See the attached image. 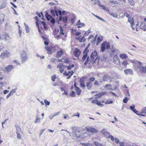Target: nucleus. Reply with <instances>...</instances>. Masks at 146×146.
Wrapping results in <instances>:
<instances>
[{"mask_svg": "<svg viewBox=\"0 0 146 146\" xmlns=\"http://www.w3.org/2000/svg\"><path fill=\"white\" fill-rule=\"evenodd\" d=\"M95 78H94L92 77L91 78H90L89 80V81L90 82H94L95 80Z\"/></svg>", "mask_w": 146, "mask_h": 146, "instance_id": "603ef678", "label": "nucleus"}, {"mask_svg": "<svg viewBox=\"0 0 146 146\" xmlns=\"http://www.w3.org/2000/svg\"><path fill=\"white\" fill-rule=\"evenodd\" d=\"M85 79V78L84 77H82V78L80 80V82H85L84 80Z\"/></svg>", "mask_w": 146, "mask_h": 146, "instance_id": "79ce46f5", "label": "nucleus"}, {"mask_svg": "<svg viewBox=\"0 0 146 146\" xmlns=\"http://www.w3.org/2000/svg\"><path fill=\"white\" fill-rule=\"evenodd\" d=\"M85 82H80V85L81 87H83L84 89L86 87V86L85 84Z\"/></svg>", "mask_w": 146, "mask_h": 146, "instance_id": "4c0bfd02", "label": "nucleus"}, {"mask_svg": "<svg viewBox=\"0 0 146 146\" xmlns=\"http://www.w3.org/2000/svg\"><path fill=\"white\" fill-rule=\"evenodd\" d=\"M97 104L101 107H102L103 106V105L101 104V102H99L98 101L97 102Z\"/></svg>", "mask_w": 146, "mask_h": 146, "instance_id": "c03bdc74", "label": "nucleus"}, {"mask_svg": "<svg viewBox=\"0 0 146 146\" xmlns=\"http://www.w3.org/2000/svg\"><path fill=\"white\" fill-rule=\"evenodd\" d=\"M89 50L87 49V48H86L84 50L83 54H84L82 58V59L83 61H84L85 60L86 58H87V53L88 52Z\"/></svg>", "mask_w": 146, "mask_h": 146, "instance_id": "9d476101", "label": "nucleus"}, {"mask_svg": "<svg viewBox=\"0 0 146 146\" xmlns=\"http://www.w3.org/2000/svg\"><path fill=\"white\" fill-rule=\"evenodd\" d=\"M110 14V15L113 16V17L115 18H117L118 17V15L116 14H115L113 13H109Z\"/></svg>", "mask_w": 146, "mask_h": 146, "instance_id": "e433bc0d", "label": "nucleus"}, {"mask_svg": "<svg viewBox=\"0 0 146 146\" xmlns=\"http://www.w3.org/2000/svg\"><path fill=\"white\" fill-rule=\"evenodd\" d=\"M131 62L133 64L135 70H137L139 69L140 72L143 74L146 73V66H143L141 62L135 60H131Z\"/></svg>", "mask_w": 146, "mask_h": 146, "instance_id": "f257e3e1", "label": "nucleus"}, {"mask_svg": "<svg viewBox=\"0 0 146 146\" xmlns=\"http://www.w3.org/2000/svg\"><path fill=\"white\" fill-rule=\"evenodd\" d=\"M56 78V75H54L52 76L51 80L53 81H55V79Z\"/></svg>", "mask_w": 146, "mask_h": 146, "instance_id": "37998d69", "label": "nucleus"}, {"mask_svg": "<svg viewBox=\"0 0 146 146\" xmlns=\"http://www.w3.org/2000/svg\"><path fill=\"white\" fill-rule=\"evenodd\" d=\"M111 44L109 42L105 41L101 44V50L102 52H104L106 49H109L110 47Z\"/></svg>", "mask_w": 146, "mask_h": 146, "instance_id": "7ed1b4c3", "label": "nucleus"}, {"mask_svg": "<svg viewBox=\"0 0 146 146\" xmlns=\"http://www.w3.org/2000/svg\"><path fill=\"white\" fill-rule=\"evenodd\" d=\"M63 53L62 50H60L57 52L56 57L57 58H60L63 54Z\"/></svg>", "mask_w": 146, "mask_h": 146, "instance_id": "412c9836", "label": "nucleus"}, {"mask_svg": "<svg viewBox=\"0 0 146 146\" xmlns=\"http://www.w3.org/2000/svg\"><path fill=\"white\" fill-rule=\"evenodd\" d=\"M6 5V3H3L1 6V8H4Z\"/></svg>", "mask_w": 146, "mask_h": 146, "instance_id": "864d4df0", "label": "nucleus"}, {"mask_svg": "<svg viewBox=\"0 0 146 146\" xmlns=\"http://www.w3.org/2000/svg\"><path fill=\"white\" fill-rule=\"evenodd\" d=\"M54 117V114L53 115H50L49 116V118L50 119H52V118Z\"/></svg>", "mask_w": 146, "mask_h": 146, "instance_id": "69168bd1", "label": "nucleus"}, {"mask_svg": "<svg viewBox=\"0 0 146 146\" xmlns=\"http://www.w3.org/2000/svg\"><path fill=\"white\" fill-rule=\"evenodd\" d=\"M119 57L123 59H125L127 57V56L125 54H121L119 55Z\"/></svg>", "mask_w": 146, "mask_h": 146, "instance_id": "5701e85b", "label": "nucleus"}, {"mask_svg": "<svg viewBox=\"0 0 146 146\" xmlns=\"http://www.w3.org/2000/svg\"><path fill=\"white\" fill-rule=\"evenodd\" d=\"M121 64L122 65L126 66L127 65L129 64L127 61L125 60L122 62Z\"/></svg>", "mask_w": 146, "mask_h": 146, "instance_id": "cd10ccee", "label": "nucleus"}, {"mask_svg": "<svg viewBox=\"0 0 146 146\" xmlns=\"http://www.w3.org/2000/svg\"><path fill=\"white\" fill-rule=\"evenodd\" d=\"M140 28L142 29H146V24L144 22H142L140 25Z\"/></svg>", "mask_w": 146, "mask_h": 146, "instance_id": "aec40b11", "label": "nucleus"}, {"mask_svg": "<svg viewBox=\"0 0 146 146\" xmlns=\"http://www.w3.org/2000/svg\"><path fill=\"white\" fill-rule=\"evenodd\" d=\"M94 85H95L99 86L100 84L98 83V82L97 80H95L94 83Z\"/></svg>", "mask_w": 146, "mask_h": 146, "instance_id": "052dcab7", "label": "nucleus"}, {"mask_svg": "<svg viewBox=\"0 0 146 146\" xmlns=\"http://www.w3.org/2000/svg\"><path fill=\"white\" fill-rule=\"evenodd\" d=\"M74 64H72L71 65L68 66L67 68V69L68 70H70L72 68H73L74 67Z\"/></svg>", "mask_w": 146, "mask_h": 146, "instance_id": "58836bf2", "label": "nucleus"}, {"mask_svg": "<svg viewBox=\"0 0 146 146\" xmlns=\"http://www.w3.org/2000/svg\"><path fill=\"white\" fill-rule=\"evenodd\" d=\"M128 100V99L126 97L123 100V102L124 103H126Z\"/></svg>", "mask_w": 146, "mask_h": 146, "instance_id": "a18cd8bd", "label": "nucleus"}, {"mask_svg": "<svg viewBox=\"0 0 146 146\" xmlns=\"http://www.w3.org/2000/svg\"><path fill=\"white\" fill-rule=\"evenodd\" d=\"M74 54L75 56L78 57L80 54V51L78 48H76L74 50Z\"/></svg>", "mask_w": 146, "mask_h": 146, "instance_id": "f8f14e48", "label": "nucleus"}, {"mask_svg": "<svg viewBox=\"0 0 146 146\" xmlns=\"http://www.w3.org/2000/svg\"><path fill=\"white\" fill-rule=\"evenodd\" d=\"M45 49L48 51L49 53H51L52 51H51L50 50V48L48 46H46L45 47Z\"/></svg>", "mask_w": 146, "mask_h": 146, "instance_id": "2f4dec72", "label": "nucleus"}, {"mask_svg": "<svg viewBox=\"0 0 146 146\" xmlns=\"http://www.w3.org/2000/svg\"><path fill=\"white\" fill-rule=\"evenodd\" d=\"M17 90V88H15L14 89H13L11 91L10 93L12 95H13L14 93L15 92V91Z\"/></svg>", "mask_w": 146, "mask_h": 146, "instance_id": "f704fd0d", "label": "nucleus"}, {"mask_svg": "<svg viewBox=\"0 0 146 146\" xmlns=\"http://www.w3.org/2000/svg\"><path fill=\"white\" fill-rule=\"evenodd\" d=\"M90 58V59L89 58V56L87 57L86 61L88 62L90 61V62H92L93 63H98L99 58L96 51H94V52H92Z\"/></svg>", "mask_w": 146, "mask_h": 146, "instance_id": "f03ea898", "label": "nucleus"}, {"mask_svg": "<svg viewBox=\"0 0 146 146\" xmlns=\"http://www.w3.org/2000/svg\"><path fill=\"white\" fill-rule=\"evenodd\" d=\"M92 14L93 15L96 17V18H97V19H98L104 22H105V20L103 19L102 18H101L100 17H99V16H98L97 15H95L92 13Z\"/></svg>", "mask_w": 146, "mask_h": 146, "instance_id": "bb28decb", "label": "nucleus"}, {"mask_svg": "<svg viewBox=\"0 0 146 146\" xmlns=\"http://www.w3.org/2000/svg\"><path fill=\"white\" fill-rule=\"evenodd\" d=\"M5 15L4 14H0V23H2L4 21Z\"/></svg>", "mask_w": 146, "mask_h": 146, "instance_id": "4be33fe9", "label": "nucleus"}, {"mask_svg": "<svg viewBox=\"0 0 146 146\" xmlns=\"http://www.w3.org/2000/svg\"><path fill=\"white\" fill-rule=\"evenodd\" d=\"M85 24L84 23H80V25L78 26V28H80L81 27H83L84 25Z\"/></svg>", "mask_w": 146, "mask_h": 146, "instance_id": "5fc2aeb1", "label": "nucleus"}, {"mask_svg": "<svg viewBox=\"0 0 146 146\" xmlns=\"http://www.w3.org/2000/svg\"><path fill=\"white\" fill-rule=\"evenodd\" d=\"M63 66L64 65L62 64H60L57 66V68H59L60 72L61 73H62L64 71Z\"/></svg>", "mask_w": 146, "mask_h": 146, "instance_id": "f3484780", "label": "nucleus"}, {"mask_svg": "<svg viewBox=\"0 0 146 146\" xmlns=\"http://www.w3.org/2000/svg\"><path fill=\"white\" fill-rule=\"evenodd\" d=\"M92 86V84L90 82H87L86 83V87L88 89L90 90Z\"/></svg>", "mask_w": 146, "mask_h": 146, "instance_id": "393cba45", "label": "nucleus"}, {"mask_svg": "<svg viewBox=\"0 0 146 146\" xmlns=\"http://www.w3.org/2000/svg\"><path fill=\"white\" fill-rule=\"evenodd\" d=\"M76 91L77 94L78 95H80L81 92V90L78 87H76Z\"/></svg>", "mask_w": 146, "mask_h": 146, "instance_id": "a878e982", "label": "nucleus"}, {"mask_svg": "<svg viewBox=\"0 0 146 146\" xmlns=\"http://www.w3.org/2000/svg\"><path fill=\"white\" fill-rule=\"evenodd\" d=\"M40 118L38 117L37 116H36L35 120L34 121V122L35 123H39L40 121Z\"/></svg>", "mask_w": 146, "mask_h": 146, "instance_id": "c756f323", "label": "nucleus"}, {"mask_svg": "<svg viewBox=\"0 0 146 146\" xmlns=\"http://www.w3.org/2000/svg\"><path fill=\"white\" fill-rule=\"evenodd\" d=\"M93 143L96 146H100V144L97 142L94 141L93 142Z\"/></svg>", "mask_w": 146, "mask_h": 146, "instance_id": "49530a36", "label": "nucleus"}, {"mask_svg": "<svg viewBox=\"0 0 146 146\" xmlns=\"http://www.w3.org/2000/svg\"><path fill=\"white\" fill-rule=\"evenodd\" d=\"M59 29L60 30V34H62V35H64V33L63 32V30L61 26H59Z\"/></svg>", "mask_w": 146, "mask_h": 146, "instance_id": "72a5a7b5", "label": "nucleus"}, {"mask_svg": "<svg viewBox=\"0 0 146 146\" xmlns=\"http://www.w3.org/2000/svg\"><path fill=\"white\" fill-rule=\"evenodd\" d=\"M45 130V129H42L40 131V134H39V136L40 137L41 135L43 133L44 130Z\"/></svg>", "mask_w": 146, "mask_h": 146, "instance_id": "6e6d98bb", "label": "nucleus"}, {"mask_svg": "<svg viewBox=\"0 0 146 146\" xmlns=\"http://www.w3.org/2000/svg\"><path fill=\"white\" fill-rule=\"evenodd\" d=\"M70 95L72 97H75L76 96L75 92L74 91H73Z\"/></svg>", "mask_w": 146, "mask_h": 146, "instance_id": "8fccbe9b", "label": "nucleus"}, {"mask_svg": "<svg viewBox=\"0 0 146 146\" xmlns=\"http://www.w3.org/2000/svg\"><path fill=\"white\" fill-rule=\"evenodd\" d=\"M10 56V53L7 50L3 52L0 55V57L2 59L7 58Z\"/></svg>", "mask_w": 146, "mask_h": 146, "instance_id": "39448f33", "label": "nucleus"}, {"mask_svg": "<svg viewBox=\"0 0 146 146\" xmlns=\"http://www.w3.org/2000/svg\"><path fill=\"white\" fill-rule=\"evenodd\" d=\"M44 102L47 105H49L50 104V102L46 101V100H44Z\"/></svg>", "mask_w": 146, "mask_h": 146, "instance_id": "4d7b16f0", "label": "nucleus"}, {"mask_svg": "<svg viewBox=\"0 0 146 146\" xmlns=\"http://www.w3.org/2000/svg\"><path fill=\"white\" fill-rule=\"evenodd\" d=\"M62 21L64 23H66L67 22V18L66 17H65L63 18Z\"/></svg>", "mask_w": 146, "mask_h": 146, "instance_id": "ea45409f", "label": "nucleus"}, {"mask_svg": "<svg viewBox=\"0 0 146 146\" xmlns=\"http://www.w3.org/2000/svg\"><path fill=\"white\" fill-rule=\"evenodd\" d=\"M14 68V66L12 65H9L5 67V69L6 71L8 72H10Z\"/></svg>", "mask_w": 146, "mask_h": 146, "instance_id": "ddd939ff", "label": "nucleus"}, {"mask_svg": "<svg viewBox=\"0 0 146 146\" xmlns=\"http://www.w3.org/2000/svg\"><path fill=\"white\" fill-rule=\"evenodd\" d=\"M102 79L103 81L106 82L108 81L109 79H110L111 77L107 74H105L103 75Z\"/></svg>", "mask_w": 146, "mask_h": 146, "instance_id": "9b49d317", "label": "nucleus"}, {"mask_svg": "<svg viewBox=\"0 0 146 146\" xmlns=\"http://www.w3.org/2000/svg\"><path fill=\"white\" fill-rule=\"evenodd\" d=\"M135 108V106L134 105H133L132 106H131L130 107V109L133 111V110H134V109Z\"/></svg>", "mask_w": 146, "mask_h": 146, "instance_id": "338daca9", "label": "nucleus"}, {"mask_svg": "<svg viewBox=\"0 0 146 146\" xmlns=\"http://www.w3.org/2000/svg\"><path fill=\"white\" fill-rule=\"evenodd\" d=\"M125 16L127 17H129V15L127 13H125L124 14V16Z\"/></svg>", "mask_w": 146, "mask_h": 146, "instance_id": "bf43d9fd", "label": "nucleus"}, {"mask_svg": "<svg viewBox=\"0 0 146 146\" xmlns=\"http://www.w3.org/2000/svg\"><path fill=\"white\" fill-rule=\"evenodd\" d=\"M21 61L23 63L26 61L28 59L27 53L25 51H23L21 53Z\"/></svg>", "mask_w": 146, "mask_h": 146, "instance_id": "20e7f679", "label": "nucleus"}, {"mask_svg": "<svg viewBox=\"0 0 146 146\" xmlns=\"http://www.w3.org/2000/svg\"><path fill=\"white\" fill-rule=\"evenodd\" d=\"M98 6L100 7H102V9L106 11H109V9L105 6L101 5L100 4H98Z\"/></svg>", "mask_w": 146, "mask_h": 146, "instance_id": "b1692460", "label": "nucleus"}, {"mask_svg": "<svg viewBox=\"0 0 146 146\" xmlns=\"http://www.w3.org/2000/svg\"><path fill=\"white\" fill-rule=\"evenodd\" d=\"M113 101H109L107 100L106 102H105V104H110L113 103Z\"/></svg>", "mask_w": 146, "mask_h": 146, "instance_id": "09e8293b", "label": "nucleus"}, {"mask_svg": "<svg viewBox=\"0 0 146 146\" xmlns=\"http://www.w3.org/2000/svg\"><path fill=\"white\" fill-rule=\"evenodd\" d=\"M110 2L113 4H117V1H110Z\"/></svg>", "mask_w": 146, "mask_h": 146, "instance_id": "680f3d73", "label": "nucleus"}, {"mask_svg": "<svg viewBox=\"0 0 146 146\" xmlns=\"http://www.w3.org/2000/svg\"><path fill=\"white\" fill-rule=\"evenodd\" d=\"M113 62L114 63H117V64L120 65V62L119 58L118 57L117 54H115L113 57Z\"/></svg>", "mask_w": 146, "mask_h": 146, "instance_id": "6e6552de", "label": "nucleus"}, {"mask_svg": "<svg viewBox=\"0 0 146 146\" xmlns=\"http://www.w3.org/2000/svg\"><path fill=\"white\" fill-rule=\"evenodd\" d=\"M124 72L126 75H133V70L131 69H127L124 70Z\"/></svg>", "mask_w": 146, "mask_h": 146, "instance_id": "1a4fd4ad", "label": "nucleus"}, {"mask_svg": "<svg viewBox=\"0 0 146 146\" xmlns=\"http://www.w3.org/2000/svg\"><path fill=\"white\" fill-rule=\"evenodd\" d=\"M106 93V92H102L95 95V96H97L96 97V99H97V98L100 97L102 96L105 95Z\"/></svg>", "mask_w": 146, "mask_h": 146, "instance_id": "a211bd4d", "label": "nucleus"}, {"mask_svg": "<svg viewBox=\"0 0 146 146\" xmlns=\"http://www.w3.org/2000/svg\"><path fill=\"white\" fill-rule=\"evenodd\" d=\"M24 24L25 25V28L26 32L27 33H28L29 31V28L28 26L27 25H26L25 23Z\"/></svg>", "mask_w": 146, "mask_h": 146, "instance_id": "7c9ffc66", "label": "nucleus"}, {"mask_svg": "<svg viewBox=\"0 0 146 146\" xmlns=\"http://www.w3.org/2000/svg\"><path fill=\"white\" fill-rule=\"evenodd\" d=\"M112 86L111 84H106L104 87V89L108 90H113V89L112 88Z\"/></svg>", "mask_w": 146, "mask_h": 146, "instance_id": "2eb2a0df", "label": "nucleus"}, {"mask_svg": "<svg viewBox=\"0 0 146 146\" xmlns=\"http://www.w3.org/2000/svg\"><path fill=\"white\" fill-rule=\"evenodd\" d=\"M128 21L130 23L131 26L132 28V29L134 30V27H133L134 25V20L133 18L131 19V17H129L128 18Z\"/></svg>", "mask_w": 146, "mask_h": 146, "instance_id": "dca6fc26", "label": "nucleus"}, {"mask_svg": "<svg viewBox=\"0 0 146 146\" xmlns=\"http://www.w3.org/2000/svg\"><path fill=\"white\" fill-rule=\"evenodd\" d=\"M133 111L135 113H136L137 115H140V114L137 113V112H138V111L137 110H136V109H134V110H133Z\"/></svg>", "mask_w": 146, "mask_h": 146, "instance_id": "13d9d810", "label": "nucleus"}, {"mask_svg": "<svg viewBox=\"0 0 146 146\" xmlns=\"http://www.w3.org/2000/svg\"><path fill=\"white\" fill-rule=\"evenodd\" d=\"M46 18L48 21H49L52 18V17L50 15L48 14L47 13L46 14Z\"/></svg>", "mask_w": 146, "mask_h": 146, "instance_id": "c85d7f7f", "label": "nucleus"}, {"mask_svg": "<svg viewBox=\"0 0 146 146\" xmlns=\"http://www.w3.org/2000/svg\"><path fill=\"white\" fill-rule=\"evenodd\" d=\"M63 74L65 76H68L69 75V74L67 72L65 71L63 73Z\"/></svg>", "mask_w": 146, "mask_h": 146, "instance_id": "774afa93", "label": "nucleus"}, {"mask_svg": "<svg viewBox=\"0 0 146 146\" xmlns=\"http://www.w3.org/2000/svg\"><path fill=\"white\" fill-rule=\"evenodd\" d=\"M85 129L93 133H97L98 132V131L96 129L90 126L86 127Z\"/></svg>", "mask_w": 146, "mask_h": 146, "instance_id": "0eeeda50", "label": "nucleus"}, {"mask_svg": "<svg viewBox=\"0 0 146 146\" xmlns=\"http://www.w3.org/2000/svg\"><path fill=\"white\" fill-rule=\"evenodd\" d=\"M17 137L19 139H20L21 138L20 134L18 133H17Z\"/></svg>", "mask_w": 146, "mask_h": 146, "instance_id": "0e129e2a", "label": "nucleus"}, {"mask_svg": "<svg viewBox=\"0 0 146 146\" xmlns=\"http://www.w3.org/2000/svg\"><path fill=\"white\" fill-rule=\"evenodd\" d=\"M63 62L66 63L68 64L69 62V61L67 59H63Z\"/></svg>", "mask_w": 146, "mask_h": 146, "instance_id": "3c124183", "label": "nucleus"}, {"mask_svg": "<svg viewBox=\"0 0 146 146\" xmlns=\"http://www.w3.org/2000/svg\"><path fill=\"white\" fill-rule=\"evenodd\" d=\"M98 101V100H93L92 101V103H95L97 104Z\"/></svg>", "mask_w": 146, "mask_h": 146, "instance_id": "e2e57ef3", "label": "nucleus"}, {"mask_svg": "<svg viewBox=\"0 0 146 146\" xmlns=\"http://www.w3.org/2000/svg\"><path fill=\"white\" fill-rule=\"evenodd\" d=\"M50 22L51 23L53 24V25H54L55 23V20L54 19L52 18L50 20Z\"/></svg>", "mask_w": 146, "mask_h": 146, "instance_id": "c9c22d12", "label": "nucleus"}, {"mask_svg": "<svg viewBox=\"0 0 146 146\" xmlns=\"http://www.w3.org/2000/svg\"><path fill=\"white\" fill-rule=\"evenodd\" d=\"M129 1V3L132 6H134V2L132 1V0H128Z\"/></svg>", "mask_w": 146, "mask_h": 146, "instance_id": "a19ab883", "label": "nucleus"}, {"mask_svg": "<svg viewBox=\"0 0 146 146\" xmlns=\"http://www.w3.org/2000/svg\"><path fill=\"white\" fill-rule=\"evenodd\" d=\"M103 37L101 36H100L98 37L97 39L96 45H98L102 40Z\"/></svg>", "mask_w": 146, "mask_h": 146, "instance_id": "6ab92c4d", "label": "nucleus"}, {"mask_svg": "<svg viewBox=\"0 0 146 146\" xmlns=\"http://www.w3.org/2000/svg\"><path fill=\"white\" fill-rule=\"evenodd\" d=\"M86 40L85 38H84V37H82V38H81L79 39V41L80 42H84Z\"/></svg>", "mask_w": 146, "mask_h": 146, "instance_id": "473e14b6", "label": "nucleus"}, {"mask_svg": "<svg viewBox=\"0 0 146 146\" xmlns=\"http://www.w3.org/2000/svg\"><path fill=\"white\" fill-rule=\"evenodd\" d=\"M84 145L85 146H93L92 144L89 143H85Z\"/></svg>", "mask_w": 146, "mask_h": 146, "instance_id": "de8ad7c7", "label": "nucleus"}, {"mask_svg": "<svg viewBox=\"0 0 146 146\" xmlns=\"http://www.w3.org/2000/svg\"><path fill=\"white\" fill-rule=\"evenodd\" d=\"M101 132L105 137L106 138H110V136H111L110 133L105 129L102 130Z\"/></svg>", "mask_w": 146, "mask_h": 146, "instance_id": "423d86ee", "label": "nucleus"}, {"mask_svg": "<svg viewBox=\"0 0 146 146\" xmlns=\"http://www.w3.org/2000/svg\"><path fill=\"white\" fill-rule=\"evenodd\" d=\"M58 9H55V11H54L52 9L50 10V13L53 16L55 17V15H56L57 17H58Z\"/></svg>", "mask_w": 146, "mask_h": 146, "instance_id": "4468645a", "label": "nucleus"}]
</instances>
